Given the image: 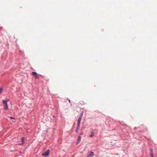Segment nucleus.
<instances>
[{
  "label": "nucleus",
  "mask_w": 157,
  "mask_h": 157,
  "mask_svg": "<svg viewBox=\"0 0 157 157\" xmlns=\"http://www.w3.org/2000/svg\"><path fill=\"white\" fill-rule=\"evenodd\" d=\"M94 153L93 151H91L86 157H92L94 155Z\"/></svg>",
  "instance_id": "20e7f679"
},
{
  "label": "nucleus",
  "mask_w": 157,
  "mask_h": 157,
  "mask_svg": "<svg viewBox=\"0 0 157 157\" xmlns=\"http://www.w3.org/2000/svg\"><path fill=\"white\" fill-rule=\"evenodd\" d=\"M80 125H77V127L75 130V131L76 132H78V131Z\"/></svg>",
  "instance_id": "423d86ee"
},
{
  "label": "nucleus",
  "mask_w": 157,
  "mask_h": 157,
  "mask_svg": "<svg viewBox=\"0 0 157 157\" xmlns=\"http://www.w3.org/2000/svg\"><path fill=\"white\" fill-rule=\"evenodd\" d=\"M136 127H135V128H134V129H136Z\"/></svg>",
  "instance_id": "f3484780"
},
{
  "label": "nucleus",
  "mask_w": 157,
  "mask_h": 157,
  "mask_svg": "<svg viewBox=\"0 0 157 157\" xmlns=\"http://www.w3.org/2000/svg\"><path fill=\"white\" fill-rule=\"evenodd\" d=\"M69 102L70 103L71 102V101L70 99H68Z\"/></svg>",
  "instance_id": "dca6fc26"
},
{
  "label": "nucleus",
  "mask_w": 157,
  "mask_h": 157,
  "mask_svg": "<svg viewBox=\"0 0 157 157\" xmlns=\"http://www.w3.org/2000/svg\"><path fill=\"white\" fill-rule=\"evenodd\" d=\"M82 133H81L80 134V135H82Z\"/></svg>",
  "instance_id": "a211bd4d"
},
{
  "label": "nucleus",
  "mask_w": 157,
  "mask_h": 157,
  "mask_svg": "<svg viewBox=\"0 0 157 157\" xmlns=\"http://www.w3.org/2000/svg\"><path fill=\"white\" fill-rule=\"evenodd\" d=\"M10 118L11 119H14L15 120V119L13 117H10Z\"/></svg>",
  "instance_id": "4468645a"
},
{
  "label": "nucleus",
  "mask_w": 157,
  "mask_h": 157,
  "mask_svg": "<svg viewBox=\"0 0 157 157\" xmlns=\"http://www.w3.org/2000/svg\"><path fill=\"white\" fill-rule=\"evenodd\" d=\"M82 118V117H80V116H79L78 119L81 120Z\"/></svg>",
  "instance_id": "2eb2a0df"
},
{
  "label": "nucleus",
  "mask_w": 157,
  "mask_h": 157,
  "mask_svg": "<svg viewBox=\"0 0 157 157\" xmlns=\"http://www.w3.org/2000/svg\"><path fill=\"white\" fill-rule=\"evenodd\" d=\"M81 120L78 119L77 121V125H80Z\"/></svg>",
  "instance_id": "0eeeda50"
},
{
  "label": "nucleus",
  "mask_w": 157,
  "mask_h": 157,
  "mask_svg": "<svg viewBox=\"0 0 157 157\" xmlns=\"http://www.w3.org/2000/svg\"><path fill=\"white\" fill-rule=\"evenodd\" d=\"M21 141L22 142V144H24V137H22L21 139Z\"/></svg>",
  "instance_id": "6e6552de"
},
{
  "label": "nucleus",
  "mask_w": 157,
  "mask_h": 157,
  "mask_svg": "<svg viewBox=\"0 0 157 157\" xmlns=\"http://www.w3.org/2000/svg\"><path fill=\"white\" fill-rule=\"evenodd\" d=\"M150 151L151 152V153H153V149H152V148H150Z\"/></svg>",
  "instance_id": "9d476101"
},
{
  "label": "nucleus",
  "mask_w": 157,
  "mask_h": 157,
  "mask_svg": "<svg viewBox=\"0 0 157 157\" xmlns=\"http://www.w3.org/2000/svg\"><path fill=\"white\" fill-rule=\"evenodd\" d=\"M83 112L82 111L81 113H80L79 116L82 117V116L83 115Z\"/></svg>",
  "instance_id": "1a4fd4ad"
},
{
  "label": "nucleus",
  "mask_w": 157,
  "mask_h": 157,
  "mask_svg": "<svg viewBox=\"0 0 157 157\" xmlns=\"http://www.w3.org/2000/svg\"><path fill=\"white\" fill-rule=\"evenodd\" d=\"M95 130H92V132L89 135V137H92L94 136V135L95 134V132L94 131H95Z\"/></svg>",
  "instance_id": "39448f33"
},
{
  "label": "nucleus",
  "mask_w": 157,
  "mask_h": 157,
  "mask_svg": "<svg viewBox=\"0 0 157 157\" xmlns=\"http://www.w3.org/2000/svg\"><path fill=\"white\" fill-rule=\"evenodd\" d=\"M150 155V157H153V153H151Z\"/></svg>",
  "instance_id": "f8f14e48"
},
{
  "label": "nucleus",
  "mask_w": 157,
  "mask_h": 157,
  "mask_svg": "<svg viewBox=\"0 0 157 157\" xmlns=\"http://www.w3.org/2000/svg\"><path fill=\"white\" fill-rule=\"evenodd\" d=\"M49 153V149H48L44 153H43L42 154V155L46 156H48Z\"/></svg>",
  "instance_id": "f03ea898"
},
{
  "label": "nucleus",
  "mask_w": 157,
  "mask_h": 157,
  "mask_svg": "<svg viewBox=\"0 0 157 157\" xmlns=\"http://www.w3.org/2000/svg\"><path fill=\"white\" fill-rule=\"evenodd\" d=\"M32 75L34 76L35 78H39L40 77L39 75L35 72H33L32 73Z\"/></svg>",
  "instance_id": "7ed1b4c3"
},
{
  "label": "nucleus",
  "mask_w": 157,
  "mask_h": 157,
  "mask_svg": "<svg viewBox=\"0 0 157 157\" xmlns=\"http://www.w3.org/2000/svg\"><path fill=\"white\" fill-rule=\"evenodd\" d=\"M2 91V88H0V94L1 93Z\"/></svg>",
  "instance_id": "ddd939ff"
},
{
  "label": "nucleus",
  "mask_w": 157,
  "mask_h": 157,
  "mask_svg": "<svg viewBox=\"0 0 157 157\" xmlns=\"http://www.w3.org/2000/svg\"><path fill=\"white\" fill-rule=\"evenodd\" d=\"M81 140V136H78V140Z\"/></svg>",
  "instance_id": "9b49d317"
},
{
  "label": "nucleus",
  "mask_w": 157,
  "mask_h": 157,
  "mask_svg": "<svg viewBox=\"0 0 157 157\" xmlns=\"http://www.w3.org/2000/svg\"><path fill=\"white\" fill-rule=\"evenodd\" d=\"M10 101L8 99H6L2 101L3 104L4 105V109L5 110H7L8 108L7 104V102Z\"/></svg>",
  "instance_id": "f257e3e1"
}]
</instances>
